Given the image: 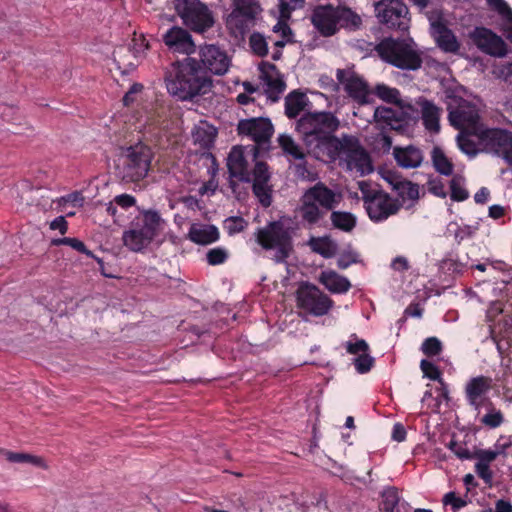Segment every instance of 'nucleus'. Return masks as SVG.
<instances>
[{
  "instance_id": "0eeeda50",
  "label": "nucleus",
  "mask_w": 512,
  "mask_h": 512,
  "mask_svg": "<svg viewBox=\"0 0 512 512\" xmlns=\"http://www.w3.org/2000/svg\"><path fill=\"white\" fill-rule=\"evenodd\" d=\"M152 152L144 144L126 148L119 158V169L124 180L136 182L146 177Z\"/></svg>"
},
{
  "instance_id": "a211bd4d",
  "label": "nucleus",
  "mask_w": 512,
  "mask_h": 512,
  "mask_svg": "<svg viewBox=\"0 0 512 512\" xmlns=\"http://www.w3.org/2000/svg\"><path fill=\"white\" fill-rule=\"evenodd\" d=\"M200 58L203 65L216 75L225 74L231 65L226 51L213 44L201 47Z\"/></svg>"
},
{
  "instance_id": "2f4dec72",
  "label": "nucleus",
  "mask_w": 512,
  "mask_h": 512,
  "mask_svg": "<svg viewBox=\"0 0 512 512\" xmlns=\"http://www.w3.org/2000/svg\"><path fill=\"white\" fill-rule=\"evenodd\" d=\"M216 135V128L206 121H200L192 131L194 143L205 149L213 145Z\"/></svg>"
},
{
  "instance_id": "6ab92c4d",
  "label": "nucleus",
  "mask_w": 512,
  "mask_h": 512,
  "mask_svg": "<svg viewBox=\"0 0 512 512\" xmlns=\"http://www.w3.org/2000/svg\"><path fill=\"white\" fill-rule=\"evenodd\" d=\"M259 69L268 97L272 101H277L286 88L283 77L276 69V66L271 63L262 62Z\"/></svg>"
},
{
  "instance_id": "2eb2a0df",
  "label": "nucleus",
  "mask_w": 512,
  "mask_h": 512,
  "mask_svg": "<svg viewBox=\"0 0 512 512\" xmlns=\"http://www.w3.org/2000/svg\"><path fill=\"white\" fill-rule=\"evenodd\" d=\"M469 37L477 48L486 54L499 58L507 54V46L503 39L487 28L476 27Z\"/></svg>"
},
{
  "instance_id": "c9c22d12",
  "label": "nucleus",
  "mask_w": 512,
  "mask_h": 512,
  "mask_svg": "<svg viewBox=\"0 0 512 512\" xmlns=\"http://www.w3.org/2000/svg\"><path fill=\"white\" fill-rule=\"evenodd\" d=\"M309 246L324 258L333 257L337 251V245L329 237H312Z\"/></svg>"
},
{
  "instance_id": "4be33fe9",
  "label": "nucleus",
  "mask_w": 512,
  "mask_h": 512,
  "mask_svg": "<svg viewBox=\"0 0 512 512\" xmlns=\"http://www.w3.org/2000/svg\"><path fill=\"white\" fill-rule=\"evenodd\" d=\"M431 35L442 51L456 54L460 50V42L455 34L441 22L431 23Z\"/></svg>"
},
{
  "instance_id": "f03ea898",
  "label": "nucleus",
  "mask_w": 512,
  "mask_h": 512,
  "mask_svg": "<svg viewBox=\"0 0 512 512\" xmlns=\"http://www.w3.org/2000/svg\"><path fill=\"white\" fill-rule=\"evenodd\" d=\"M258 148L256 146L243 148L235 146L231 149L227 166L232 177L243 182L253 181V192L264 207L271 204L270 173L264 162L256 161Z\"/></svg>"
},
{
  "instance_id": "393cba45",
  "label": "nucleus",
  "mask_w": 512,
  "mask_h": 512,
  "mask_svg": "<svg viewBox=\"0 0 512 512\" xmlns=\"http://www.w3.org/2000/svg\"><path fill=\"white\" fill-rule=\"evenodd\" d=\"M491 378L478 376L469 380L465 387L467 400L471 406L479 410L483 397L491 389Z\"/></svg>"
},
{
  "instance_id": "5701e85b",
  "label": "nucleus",
  "mask_w": 512,
  "mask_h": 512,
  "mask_svg": "<svg viewBox=\"0 0 512 512\" xmlns=\"http://www.w3.org/2000/svg\"><path fill=\"white\" fill-rule=\"evenodd\" d=\"M374 93L382 101L392 103L398 109H403L406 115H414L416 109L408 98H402L400 92L393 87L385 84H378L375 87Z\"/></svg>"
},
{
  "instance_id": "412c9836",
  "label": "nucleus",
  "mask_w": 512,
  "mask_h": 512,
  "mask_svg": "<svg viewBox=\"0 0 512 512\" xmlns=\"http://www.w3.org/2000/svg\"><path fill=\"white\" fill-rule=\"evenodd\" d=\"M306 192L312 196V199L316 201L324 212L337 207L342 200V194L340 192L329 189L323 183H317L307 189Z\"/></svg>"
},
{
  "instance_id": "3c124183",
  "label": "nucleus",
  "mask_w": 512,
  "mask_h": 512,
  "mask_svg": "<svg viewBox=\"0 0 512 512\" xmlns=\"http://www.w3.org/2000/svg\"><path fill=\"white\" fill-rule=\"evenodd\" d=\"M53 244L54 245L65 244L79 252L86 254L87 256H93V253L90 250L86 249V246L84 245V243L76 238L66 237V238H62V239L53 240Z\"/></svg>"
},
{
  "instance_id": "69168bd1",
  "label": "nucleus",
  "mask_w": 512,
  "mask_h": 512,
  "mask_svg": "<svg viewBox=\"0 0 512 512\" xmlns=\"http://www.w3.org/2000/svg\"><path fill=\"white\" fill-rule=\"evenodd\" d=\"M466 132H460V134L457 137L458 146L459 148L468 155H474L475 149L474 147L467 141L466 139Z\"/></svg>"
},
{
  "instance_id": "a878e982",
  "label": "nucleus",
  "mask_w": 512,
  "mask_h": 512,
  "mask_svg": "<svg viewBox=\"0 0 512 512\" xmlns=\"http://www.w3.org/2000/svg\"><path fill=\"white\" fill-rule=\"evenodd\" d=\"M188 239L195 244L209 245L219 239V230L214 225L193 223L188 232Z\"/></svg>"
},
{
  "instance_id": "f8f14e48",
  "label": "nucleus",
  "mask_w": 512,
  "mask_h": 512,
  "mask_svg": "<svg viewBox=\"0 0 512 512\" xmlns=\"http://www.w3.org/2000/svg\"><path fill=\"white\" fill-rule=\"evenodd\" d=\"M297 304L310 314L322 316L328 313L333 302L317 286L302 283L297 290Z\"/></svg>"
},
{
  "instance_id": "1a4fd4ad",
  "label": "nucleus",
  "mask_w": 512,
  "mask_h": 512,
  "mask_svg": "<svg viewBox=\"0 0 512 512\" xmlns=\"http://www.w3.org/2000/svg\"><path fill=\"white\" fill-rule=\"evenodd\" d=\"M291 230L282 221L273 222L257 233V242L266 250H273L276 262L284 261L292 250Z\"/></svg>"
},
{
  "instance_id": "bf43d9fd",
  "label": "nucleus",
  "mask_w": 512,
  "mask_h": 512,
  "mask_svg": "<svg viewBox=\"0 0 512 512\" xmlns=\"http://www.w3.org/2000/svg\"><path fill=\"white\" fill-rule=\"evenodd\" d=\"M2 119L8 123H20L21 114L15 110L12 106L5 105L2 107Z\"/></svg>"
},
{
  "instance_id": "7c9ffc66",
  "label": "nucleus",
  "mask_w": 512,
  "mask_h": 512,
  "mask_svg": "<svg viewBox=\"0 0 512 512\" xmlns=\"http://www.w3.org/2000/svg\"><path fill=\"white\" fill-rule=\"evenodd\" d=\"M296 212L298 216L308 224L317 223L325 214L322 208L306 191L301 197V204Z\"/></svg>"
},
{
  "instance_id": "338daca9",
  "label": "nucleus",
  "mask_w": 512,
  "mask_h": 512,
  "mask_svg": "<svg viewBox=\"0 0 512 512\" xmlns=\"http://www.w3.org/2000/svg\"><path fill=\"white\" fill-rule=\"evenodd\" d=\"M143 89L141 84H133L129 91L124 95L123 102L124 105H129L135 101V96L139 94Z\"/></svg>"
},
{
  "instance_id": "f257e3e1",
  "label": "nucleus",
  "mask_w": 512,
  "mask_h": 512,
  "mask_svg": "<svg viewBox=\"0 0 512 512\" xmlns=\"http://www.w3.org/2000/svg\"><path fill=\"white\" fill-rule=\"evenodd\" d=\"M339 120L328 112L304 115L297 122L308 153L323 162L339 159V164L352 175L365 176L373 171L369 154L352 136L335 137Z\"/></svg>"
},
{
  "instance_id": "8fccbe9b",
  "label": "nucleus",
  "mask_w": 512,
  "mask_h": 512,
  "mask_svg": "<svg viewBox=\"0 0 512 512\" xmlns=\"http://www.w3.org/2000/svg\"><path fill=\"white\" fill-rule=\"evenodd\" d=\"M17 190L20 192V197L27 204H31L34 200L33 193H40V190H33L28 180H22L16 185Z\"/></svg>"
},
{
  "instance_id": "9d476101",
  "label": "nucleus",
  "mask_w": 512,
  "mask_h": 512,
  "mask_svg": "<svg viewBox=\"0 0 512 512\" xmlns=\"http://www.w3.org/2000/svg\"><path fill=\"white\" fill-rule=\"evenodd\" d=\"M257 0H233L232 11L226 17V27L234 36H242L260 13Z\"/></svg>"
},
{
  "instance_id": "052dcab7",
  "label": "nucleus",
  "mask_w": 512,
  "mask_h": 512,
  "mask_svg": "<svg viewBox=\"0 0 512 512\" xmlns=\"http://www.w3.org/2000/svg\"><path fill=\"white\" fill-rule=\"evenodd\" d=\"M475 470L477 475L482 478L486 483H491L492 472L490 470V464L483 463L477 460L475 464Z\"/></svg>"
},
{
  "instance_id": "72a5a7b5",
  "label": "nucleus",
  "mask_w": 512,
  "mask_h": 512,
  "mask_svg": "<svg viewBox=\"0 0 512 512\" xmlns=\"http://www.w3.org/2000/svg\"><path fill=\"white\" fill-rule=\"evenodd\" d=\"M398 195L402 202L400 207L406 205L407 208L411 207L419 198V186L410 181H400L395 185Z\"/></svg>"
},
{
  "instance_id": "864d4df0",
  "label": "nucleus",
  "mask_w": 512,
  "mask_h": 512,
  "mask_svg": "<svg viewBox=\"0 0 512 512\" xmlns=\"http://www.w3.org/2000/svg\"><path fill=\"white\" fill-rule=\"evenodd\" d=\"M451 198L455 201H463L468 198V192L459 178H453L451 181Z\"/></svg>"
},
{
  "instance_id": "a19ab883",
  "label": "nucleus",
  "mask_w": 512,
  "mask_h": 512,
  "mask_svg": "<svg viewBox=\"0 0 512 512\" xmlns=\"http://www.w3.org/2000/svg\"><path fill=\"white\" fill-rule=\"evenodd\" d=\"M278 143L283 149V151L291 155L294 159H302L304 157V153L300 149V147L294 142L291 136L287 134H281L278 137Z\"/></svg>"
},
{
  "instance_id": "20e7f679",
  "label": "nucleus",
  "mask_w": 512,
  "mask_h": 512,
  "mask_svg": "<svg viewBox=\"0 0 512 512\" xmlns=\"http://www.w3.org/2000/svg\"><path fill=\"white\" fill-rule=\"evenodd\" d=\"M165 225L157 211L142 210L123 232V244L133 252H142L159 237Z\"/></svg>"
},
{
  "instance_id": "a18cd8bd",
  "label": "nucleus",
  "mask_w": 512,
  "mask_h": 512,
  "mask_svg": "<svg viewBox=\"0 0 512 512\" xmlns=\"http://www.w3.org/2000/svg\"><path fill=\"white\" fill-rule=\"evenodd\" d=\"M421 350L428 357L436 356L442 351V343L436 337H429L423 342Z\"/></svg>"
},
{
  "instance_id": "13d9d810",
  "label": "nucleus",
  "mask_w": 512,
  "mask_h": 512,
  "mask_svg": "<svg viewBox=\"0 0 512 512\" xmlns=\"http://www.w3.org/2000/svg\"><path fill=\"white\" fill-rule=\"evenodd\" d=\"M498 456L499 451H496L494 447L492 449L478 450L473 455L478 461L488 464L493 462Z\"/></svg>"
},
{
  "instance_id": "cd10ccee",
  "label": "nucleus",
  "mask_w": 512,
  "mask_h": 512,
  "mask_svg": "<svg viewBox=\"0 0 512 512\" xmlns=\"http://www.w3.org/2000/svg\"><path fill=\"white\" fill-rule=\"evenodd\" d=\"M393 156L397 164L406 169L419 167L424 158L422 151L412 145L406 147H395L393 149Z\"/></svg>"
},
{
  "instance_id": "6e6552de",
  "label": "nucleus",
  "mask_w": 512,
  "mask_h": 512,
  "mask_svg": "<svg viewBox=\"0 0 512 512\" xmlns=\"http://www.w3.org/2000/svg\"><path fill=\"white\" fill-rule=\"evenodd\" d=\"M358 187L362 193L364 205L369 218L374 222H382L400 209V203L387 193L372 189L366 181H360Z\"/></svg>"
},
{
  "instance_id": "aec40b11",
  "label": "nucleus",
  "mask_w": 512,
  "mask_h": 512,
  "mask_svg": "<svg viewBox=\"0 0 512 512\" xmlns=\"http://www.w3.org/2000/svg\"><path fill=\"white\" fill-rule=\"evenodd\" d=\"M165 45L174 53L192 54L195 44L191 35L181 27H172L163 36Z\"/></svg>"
},
{
  "instance_id": "e433bc0d",
  "label": "nucleus",
  "mask_w": 512,
  "mask_h": 512,
  "mask_svg": "<svg viewBox=\"0 0 512 512\" xmlns=\"http://www.w3.org/2000/svg\"><path fill=\"white\" fill-rule=\"evenodd\" d=\"M489 5L499 12L503 18V31L506 37L512 41V10L504 0H488Z\"/></svg>"
},
{
  "instance_id": "4c0bfd02",
  "label": "nucleus",
  "mask_w": 512,
  "mask_h": 512,
  "mask_svg": "<svg viewBox=\"0 0 512 512\" xmlns=\"http://www.w3.org/2000/svg\"><path fill=\"white\" fill-rule=\"evenodd\" d=\"M433 167L442 175L450 176L453 173V164L439 147H434L431 152Z\"/></svg>"
},
{
  "instance_id": "c756f323",
  "label": "nucleus",
  "mask_w": 512,
  "mask_h": 512,
  "mask_svg": "<svg viewBox=\"0 0 512 512\" xmlns=\"http://www.w3.org/2000/svg\"><path fill=\"white\" fill-rule=\"evenodd\" d=\"M412 116L413 115L404 114L403 109H398L397 107H378L374 112V117L377 122L395 130L401 127L403 121Z\"/></svg>"
},
{
  "instance_id": "bb28decb",
  "label": "nucleus",
  "mask_w": 512,
  "mask_h": 512,
  "mask_svg": "<svg viewBox=\"0 0 512 512\" xmlns=\"http://www.w3.org/2000/svg\"><path fill=\"white\" fill-rule=\"evenodd\" d=\"M319 282L333 294H345L351 288L348 278L331 269L320 273Z\"/></svg>"
},
{
  "instance_id": "680f3d73",
  "label": "nucleus",
  "mask_w": 512,
  "mask_h": 512,
  "mask_svg": "<svg viewBox=\"0 0 512 512\" xmlns=\"http://www.w3.org/2000/svg\"><path fill=\"white\" fill-rule=\"evenodd\" d=\"M126 53V50L124 48H120L117 51L114 52V62L117 66V68L122 72L125 73L129 69H134L135 65L132 63H129V67H127L126 63L123 60V56Z\"/></svg>"
},
{
  "instance_id": "58836bf2",
  "label": "nucleus",
  "mask_w": 512,
  "mask_h": 512,
  "mask_svg": "<svg viewBox=\"0 0 512 512\" xmlns=\"http://www.w3.org/2000/svg\"><path fill=\"white\" fill-rule=\"evenodd\" d=\"M399 494L395 488H387L382 493V512H400Z\"/></svg>"
},
{
  "instance_id": "4d7b16f0",
  "label": "nucleus",
  "mask_w": 512,
  "mask_h": 512,
  "mask_svg": "<svg viewBox=\"0 0 512 512\" xmlns=\"http://www.w3.org/2000/svg\"><path fill=\"white\" fill-rule=\"evenodd\" d=\"M226 258L227 252L222 248H214L207 253V261L211 265L221 264L226 260Z\"/></svg>"
},
{
  "instance_id": "473e14b6",
  "label": "nucleus",
  "mask_w": 512,
  "mask_h": 512,
  "mask_svg": "<svg viewBox=\"0 0 512 512\" xmlns=\"http://www.w3.org/2000/svg\"><path fill=\"white\" fill-rule=\"evenodd\" d=\"M4 455L11 463L27 464L42 470L49 469V464L46 459L39 455L12 451H6Z\"/></svg>"
},
{
  "instance_id": "79ce46f5",
  "label": "nucleus",
  "mask_w": 512,
  "mask_h": 512,
  "mask_svg": "<svg viewBox=\"0 0 512 512\" xmlns=\"http://www.w3.org/2000/svg\"><path fill=\"white\" fill-rule=\"evenodd\" d=\"M503 422V413L489 404L487 413L481 418V423L489 428H497L501 426Z\"/></svg>"
},
{
  "instance_id": "603ef678",
  "label": "nucleus",
  "mask_w": 512,
  "mask_h": 512,
  "mask_svg": "<svg viewBox=\"0 0 512 512\" xmlns=\"http://www.w3.org/2000/svg\"><path fill=\"white\" fill-rule=\"evenodd\" d=\"M374 359L369 355V353L360 354L354 360V365L358 373L364 374L367 373L373 366Z\"/></svg>"
},
{
  "instance_id": "de8ad7c7",
  "label": "nucleus",
  "mask_w": 512,
  "mask_h": 512,
  "mask_svg": "<svg viewBox=\"0 0 512 512\" xmlns=\"http://www.w3.org/2000/svg\"><path fill=\"white\" fill-rule=\"evenodd\" d=\"M246 225V221L241 217H230L224 222V228L229 235H234L243 231Z\"/></svg>"
},
{
  "instance_id": "e2e57ef3",
  "label": "nucleus",
  "mask_w": 512,
  "mask_h": 512,
  "mask_svg": "<svg viewBox=\"0 0 512 512\" xmlns=\"http://www.w3.org/2000/svg\"><path fill=\"white\" fill-rule=\"evenodd\" d=\"M443 503L445 505H451L455 511L461 509L466 505V501L457 497L453 492H449L444 496Z\"/></svg>"
},
{
  "instance_id": "774afa93",
  "label": "nucleus",
  "mask_w": 512,
  "mask_h": 512,
  "mask_svg": "<svg viewBox=\"0 0 512 512\" xmlns=\"http://www.w3.org/2000/svg\"><path fill=\"white\" fill-rule=\"evenodd\" d=\"M114 202L122 208H129L136 203V200L129 194H121L114 198Z\"/></svg>"
},
{
  "instance_id": "0e129e2a",
  "label": "nucleus",
  "mask_w": 512,
  "mask_h": 512,
  "mask_svg": "<svg viewBox=\"0 0 512 512\" xmlns=\"http://www.w3.org/2000/svg\"><path fill=\"white\" fill-rule=\"evenodd\" d=\"M449 449L460 459H471L473 455L469 450L463 446L457 444L455 441H451L448 445Z\"/></svg>"
},
{
  "instance_id": "4468645a",
  "label": "nucleus",
  "mask_w": 512,
  "mask_h": 512,
  "mask_svg": "<svg viewBox=\"0 0 512 512\" xmlns=\"http://www.w3.org/2000/svg\"><path fill=\"white\" fill-rule=\"evenodd\" d=\"M449 121L451 125L461 132L470 134H482L483 130L479 125V115L475 106L462 102L456 109L449 112Z\"/></svg>"
},
{
  "instance_id": "09e8293b",
  "label": "nucleus",
  "mask_w": 512,
  "mask_h": 512,
  "mask_svg": "<svg viewBox=\"0 0 512 512\" xmlns=\"http://www.w3.org/2000/svg\"><path fill=\"white\" fill-rule=\"evenodd\" d=\"M420 368L423 372L424 377L442 383L441 372L439 371L435 364L428 360H422L420 363Z\"/></svg>"
},
{
  "instance_id": "ddd939ff",
  "label": "nucleus",
  "mask_w": 512,
  "mask_h": 512,
  "mask_svg": "<svg viewBox=\"0 0 512 512\" xmlns=\"http://www.w3.org/2000/svg\"><path fill=\"white\" fill-rule=\"evenodd\" d=\"M187 6L182 12L186 26L196 32H203L214 24V17L208 7L198 0H185Z\"/></svg>"
},
{
  "instance_id": "f3484780",
  "label": "nucleus",
  "mask_w": 512,
  "mask_h": 512,
  "mask_svg": "<svg viewBox=\"0 0 512 512\" xmlns=\"http://www.w3.org/2000/svg\"><path fill=\"white\" fill-rule=\"evenodd\" d=\"M337 79L347 94L360 104L368 101L369 90L366 82L353 70L338 69Z\"/></svg>"
},
{
  "instance_id": "f704fd0d",
  "label": "nucleus",
  "mask_w": 512,
  "mask_h": 512,
  "mask_svg": "<svg viewBox=\"0 0 512 512\" xmlns=\"http://www.w3.org/2000/svg\"><path fill=\"white\" fill-rule=\"evenodd\" d=\"M307 97L305 94L293 91L285 99V112L289 118L298 116L307 104Z\"/></svg>"
},
{
  "instance_id": "c03bdc74",
  "label": "nucleus",
  "mask_w": 512,
  "mask_h": 512,
  "mask_svg": "<svg viewBox=\"0 0 512 512\" xmlns=\"http://www.w3.org/2000/svg\"><path fill=\"white\" fill-rule=\"evenodd\" d=\"M249 45L256 55L263 57L268 53V44L265 37L260 33H253L249 39Z\"/></svg>"
},
{
  "instance_id": "37998d69",
  "label": "nucleus",
  "mask_w": 512,
  "mask_h": 512,
  "mask_svg": "<svg viewBox=\"0 0 512 512\" xmlns=\"http://www.w3.org/2000/svg\"><path fill=\"white\" fill-rule=\"evenodd\" d=\"M273 31L276 32V33H280L281 36H282V40H277L275 41V46L277 47V50L273 53L272 55V58L274 60H277L280 58L281 56V51L280 49L283 48L285 46V44L289 41V36L291 34V30L290 28L287 26L286 23H283V22H278L274 28H273Z\"/></svg>"
},
{
  "instance_id": "423d86ee",
  "label": "nucleus",
  "mask_w": 512,
  "mask_h": 512,
  "mask_svg": "<svg viewBox=\"0 0 512 512\" xmlns=\"http://www.w3.org/2000/svg\"><path fill=\"white\" fill-rule=\"evenodd\" d=\"M312 23L323 36H331L339 27H358L361 18L350 9L327 5L314 10Z\"/></svg>"
},
{
  "instance_id": "39448f33",
  "label": "nucleus",
  "mask_w": 512,
  "mask_h": 512,
  "mask_svg": "<svg viewBox=\"0 0 512 512\" xmlns=\"http://www.w3.org/2000/svg\"><path fill=\"white\" fill-rule=\"evenodd\" d=\"M380 57L400 69L416 70L421 66V57L411 38L396 40L384 39L378 46Z\"/></svg>"
},
{
  "instance_id": "5fc2aeb1",
  "label": "nucleus",
  "mask_w": 512,
  "mask_h": 512,
  "mask_svg": "<svg viewBox=\"0 0 512 512\" xmlns=\"http://www.w3.org/2000/svg\"><path fill=\"white\" fill-rule=\"evenodd\" d=\"M358 261V255L353 250H348L342 252L338 259H337V265L340 269H346L350 265L356 263Z\"/></svg>"
},
{
  "instance_id": "dca6fc26",
  "label": "nucleus",
  "mask_w": 512,
  "mask_h": 512,
  "mask_svg": "<svg viewBox=\"0 0 512 512\" xmlns=\"http://www.w3.org/2000/svg\"><path fill=\"white\" fill-rule=\"evenodd\" d=\"M238 132L250 137L258 145H263L269 142L274 128L268 118H250L239 122Z\"/></svg>"
},
{
  "instance_id": "b1692460",
  "label": "nucleus",
  "mask_w": 512,
  "mask_h": 512,
  "mask_svg": "<svg viewBox=\"0 0 512 512\" xmlns=\"http://www.w3.org/2000/svg\"><path fill=\"white\" fill-rule=\"evenodd\" d=\"M415 104L420 108L425 129L430 133H438L440 131L441 108L423 97H419Z\"/></svg>"
},
{
  "instance_id": "9b49d317",
  "label": "nucleus",
  "mask_w": 512,
  "mask_h": 512,
  "mask_svg": "<svg viewBox=\"0 0 512 512\" xmlns=\"http://www.w3.org/2000/svg\"><path fill=\"white\" fill-rule=\"evenodd\" d=\"M375 14L379 22L389 28L407 31L410 26L408 8L400 0H380L375 3Z\"/></svg>"
},
{
  "instance_id": "7ed1b4c3",
  "label": "nucleus",
  "mask_w": 512,
  "mask_h": 512,
  "mask_svg": "<svg viewBox=\"0 0 512 512\" xmlns=\"http://www.w3.org/2000/svg\"><path fill=\"white\" fill-rule=\"evenodd\" d=\"M165 80L168 92L180 100L205 94L211 87L206 71L192 58L173 64Z\"/></svg>"
},
{
  "instance_id": "ea45409f",
  "label": "nucleus",
  "mask_w": 512,
  "mask_h": 512,
  "mask_svg": "<svg viewBox=\"0 0 512 512\" xmlns=\"http://www.w3.org/2000/svg\"><path fill=\"white\" fill-rule=\"evenodd\" d=\"M333 225L344 231H351L356 225V218L349 212H333L331 215Z\"/></svg>"
},
{
  "instance_id": "49530a36",
  "label": "nucleus",
  "mask_w": 512,
  "mask_h": 512,
  "mask_svg": "<svg viewBox=\"0 0 512 512\" xmlns=\"http://www.w3.org/2000/svg\"><path fill=\"white\" fill-rule=\"evenodd\" d=\"M345 347L348 353L353 354L356 357L369 351V346L363 339H351L346 342Z\"/></svg>"
},
{
  "instance_id": "6e6d98bb",
  "label": "nucleus",
  "mask_w": 512,
  "mask_h": 512,
  "mask_svg": "<svg viewBox=\"0 0 512 512\" xmlns=\"http://www.w3.org/2000/svg\"><path fill=\"white\" fill-rule=\"evenodd\" d=\"M427 189L431 194L437 197L445 198L447 195L444 183L438 178L429 179Z\"/></svg>"
},
{
  "instance_id": "c85d7f7f",
  "label": "nucleus",
  "mask_w": 512,
  "mask_h": 512,
  "mask_svg": "<svg viewBox=\"0 0 512 512\" xmlns=\"http://www.w3.org/2000/svg\"><path fill=\"white\" fill-rule=\"evenodd\" d=\"M487 138L495 152L512 163V134L503 130H490Z\"/></svg>"
}]
</instances>
